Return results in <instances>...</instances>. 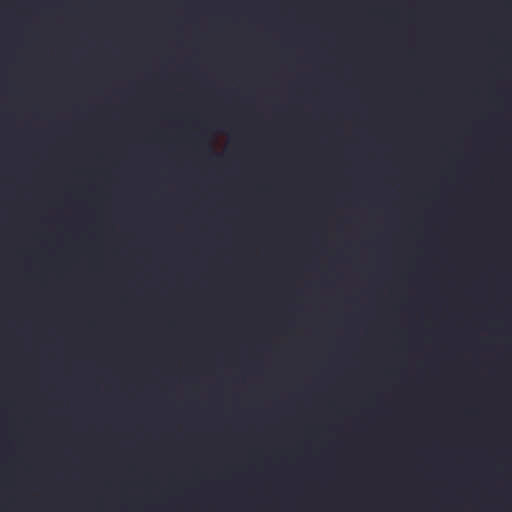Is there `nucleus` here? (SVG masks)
<instances>
[{"mask_svg": "<svg viewBox=\"0 0 512 512\" xmlns=\"http://www.w3.org/2000/svg\"><path fill=\"white\" fill-rule=\"evenodd\" d=\"M199 142L204 143V144H205V147L207 148V150H208L209 152H211V147H210V145L204 141V138H203L202 136H201V137H199Z\"/></svg>", "mask_w": 512, "mask_h": 512, "instance_id": "obj_1", "label": "nucleus"}, {"mask_svg": "<svg viewBox=\"0 0 512 512\" xmlns=\"http://www.w3.org/2000/svg\"><path fill=\"white\" fill-rule=\"evenodd\" d=\"M211 154H212V157H213V158H219V155H217V154H215V153H212V152H211Z\"/></svg>", "mask_w": 512, "mask_h": 512, "instance_id": "obj_2", "label": "nucleus"}]
</instances>
